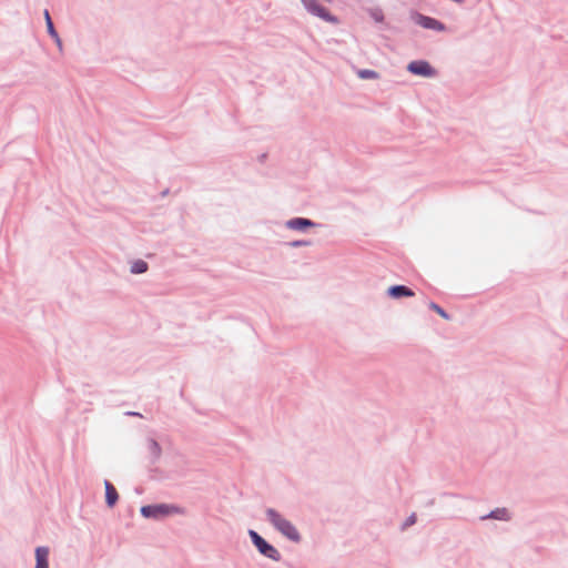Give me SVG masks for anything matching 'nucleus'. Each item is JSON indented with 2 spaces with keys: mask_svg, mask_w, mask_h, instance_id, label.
<instances>
[{
  "mask_svg": "<svg viewBox=\"0 0 568 568\" xmlns=\"http://www.w3.org/2000/svg\"><path fill=\"white\" fill-rule=\"evenodd\" d=\"M416 523V515L412 514L405 521L404 527H408L410 525H414Z\"/></svg>",
  "mask_w": 568,
  "mask_h": 568,
  "instance_id": "obj_17",
  "label": "nucleus"
},
{
  "mask_svg": "<svg viewBox=\"0 0 568 568\" xmlns=\"http://www.w3.org/2000/svg\"><path fill=\"white\" fill-rule=\"evenodd\" d=\"M489 517H491L494 519H503V520H508L509 519L508 511L505 508L491 511Z\"/></svg>",
  "mask_w": 568,
  "mask_h": 568,
  "instance_id": "obj_14",
  "label": "nucleus"
},
{
  "mask_svg": "<svg viewBox=\"0 0 568 568\" xmlns=\"http://www.w3.org/2000/svg\"><path fill=\"white\" fill-rule=\"evenodd\" d=\"M266 516L272 525L285 537L293 541L300 540V534L294 525L284 518L280 513L270 508L266 510Z\"/></svg>",
  "mask_w": 568,
  "mask_h": 568,
  "instance_id": "obj_1",
  "label": "nucleus"
},
{
  "mask_svg": "<svg viewBox=\"0 0 568 568\" xmlns=\"http://www.w3.org/2000/svg\"><path fill=\"white\" fill-rule=\"evenodd\" d=\"M303 2L311 13L320 17L325 21L337 23V19L333 17L325 7L317 3L315 0H303Z\"/></svg>",
  "mask_w": 568,
  "mask_h": 568,
  "instance_id": "obj_4",
  "label": "nucleus"
},
{
  "mask_svg": "<svg viewBox=\"0 0 568 568\" xmlns=\"http://www.w3.org/2000/svg\"><path fill=\"white\" fill-rule=\"evenodd\" d=\"M429 307L434 310L438 315H440L443 318L448 320V314L437 304L430 303Z\"/></svg>",
  "mask_w": 568,
  "mask_h": 568,
  "instance_id": "obj_15",
  "label": "nucleus"
},
{
  "mask_svg": "<svg viewBox=\"0 0 568 568\" xmlns=\"http://www.w3.org/2000/svg\"><path fill=\"white\" fill-rule=\"evenodd\" d=\"M313 222L307 219H293L287 222V226L292 230H304L307 226H312Z\"/></svg>",
  "mask_w": 568,
  "mask_h": 568,
  "instance_id": "obj_10",
  "label": "nucleus"
},
{
  "mask_svg": "<svg viewBox=\"0 0 568 568\" xmlns=\"http://www.w3.org/2000/svg\"><path fill=\"white\" fill-rule=\"evenodd\" d=\"M407 70L414 74L432 78L436 74V71L432 68V65L427 61L418 60L412 61Z\"/></svg>",
  "mask_w": 568,
  "mask_h": 568,
  "instance_id": "obj_5",
  "label": "nucleus"
},
{
  "mask_svg": "<svg viewBox=\"0 0 568 568\" xmlns=\"http://www.w3.org/2000/svg\"><path fill=\"white\" fill-rule=\"evenodd\" d=\"M141 513L144 517L161 518L168 515L179 514L180 509L175 506L161 504L143 506Z\"/></svg>",
  "mask_w": 568,
  "mask_h": 568,
  "instance_id": "obj_2",
  "label": "nucleus"
},
{
  "mask_svg": "<svg viewBox=\"0 0 568 568\" xmlns=\"http://www.w3.org/2000/svg\"><path fill=\"white\" fill-rule=\"evenodd\" d=\"M250 537L262 555L273 560L280 559V552L277 549L267 544L256 531L250 530Z\"/></svg>",
  "mask_w": 568,
  "mask_h": 568,
  "instance_id": "obj_3",
  "label": "nucleus"
},
{
  "mask_svg": "<svg viewBox=\"0 0 568 568\" xmlns=\"http://www.w3.org/2000/svg\"><path fill=\"white\" fill-rule=\"evenodd\" d=\"M371 16L376 22H382L384 20V14L378 9L372 10Z\"/></svg>",
  "mask_w": 568,
  "mask_h": 568,
  "instance_id": "obj_16",
  "label": "nucleus"
},
{
  "mask_svg": "<svg viewBox=\"0 0 568 568\" xmlns=\"http://www.w3.org/2000/svg\"><path fill=\"white\" fill-rule=\"evenodd\" d=\"M44 17H45V22H47V27H48L49 33L55 39L57 43L59 45H61V41H60V39H59L54 28H53V23H52V20L50 18V14H49L48 10L44 11Z\"/></svg>",
  "mask_w": 568,
  "mask_h": 568,
  "instance_id": "obj_11",
  "label": "nucleus"
},
{
  "mask_svg": "<svg viewBox=\"0 0 568 568\" xmlns=\"http://www.w3.org/2000/svg\"><path fill=\"white\" fill-rule=\"evenodd\" d=\"M417 22L426 29H434L438 31L445 30L444 24L434 18L418 16Z\"/></svg>",
  "mask_w": 568,
  "mask_h": 568,
  "instance_id": "obj_6",
  "label": "nucleus"
},
{
  "mask_svg": "<svg viewBox=\"0 0 568 568\" xmlns=\"http://www.w3.org/2000/svg\"><path fill=\"white\" fill-rule=\"evenodd\" d=\"M148 270L146 262L142 260L134 261L131 265V272L133 274H141L144 273Z\"/></svg>",
  "mask_w": 568,
  "mask_h": 568,
  "instance_id": "obj_12",
  "label": "nucleus"
},
{
  "mask_svg": "<svg viewBox=\"0 0 568 568\" xmlns=\"http://www.w3.org/2000/svg\"><path fill=\"white\" fill-rule=\"evenodd\" d=\"M105 486V500L109 507H113L119 498L118 491L110 481L104 483Z\"/></svg>",
  "mask_w": 568,
  "mask_h": 568,
  "instance_id": "obj_9",
  "label": "nucleus"
},
{
  "mask_svg": "<svg viewBox=\"0 0 568 568\" xmlns=\"http://www.w3.org/2000/svg\"><path fill=\"white\" fill-rule=\"evenodd\" d=\"M387 292H388V295L393 298H399L403 296L412 297L415 295V293L410 288H408L404 285L390 286Z\"/></svg>",
  "mask_w": 568,
  "mask_h": 568,
  "instance_id": "obj_7",
  "label": "nucleus"
},
{
  "mask_svg": "<svg viewBox=\"0 0 568 568\" xmlns=\"http://www.w3.org/2000/svg\"><path fill=\"white\" fill-rule=\"evenodd\" d=\"M152 446H153L154 449H156V450L159 449V446H158V444L155 442H152Z\"/></svg>",
  "mask_w": 568,
  "mask_h": 568,
  "instance_id": "obj_18",
  "label": "nucleus"
},
{
  "mask_svg": "<svg viewBox=\"0 0 568 568\" xmlns=\"http://www.w3.org/2000/svg\"><path fill=\"white\" fill-rule=\"evenodd\" d=\"M49 548L38 547L36 549V568H49Z\"/></svg>",
  "mask_w": 568,
  "mask_h": 568,
  "instance_id": "obj_8",
  "label": "nucleus"
},
{
  "mask_svg": "<svg viewBox=\"0 0 568 568\" xmlns=\"http://www.w3.org/2000/svg\"><path fill=\"white\" fill-rule=\"evenodd\" d=\"M357 75H358V78H361L363 80L377 79L378 78V73L377 72H375L373 70H367V69L358 70L357 71Z\"/></svg>",
  "mask_w": 568,
  "mask_h": 568,
  "instance_id": "obj_13",
  "label": "nucleus"
}]
</instances>
